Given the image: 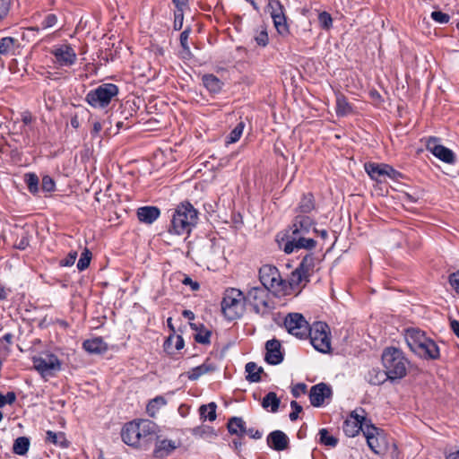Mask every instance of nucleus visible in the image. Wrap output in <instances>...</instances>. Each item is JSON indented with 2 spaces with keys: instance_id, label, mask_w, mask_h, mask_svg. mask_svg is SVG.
Segmentation results:
<instances>
[{
  "instance_id": "1",
  "label": "nucleus",
  "mask_w": 459,
  "mask_h": 459,
  "mask_svg": "<svg viewBox=\"0 0 459 459\" xmlns=\"http://www.w3.org/2000/svg\"><path fill=\"white\" fill-rule=\"evenodd\" d=\"M154 427V424L149 420L127 422L121 430L122 440L129 446L147 449L157 437Z\"/></svg>"
},
{
  "instance_id": "2",
  "label": "nucleus",
  "mask_w": 459,
  "mask_h": 459,
  "mask_svg": "<svg viewBox=\"0 0 459 459\" xmlns=\"http://www.w3.org/2000/svg\"><path fill=\"white\" fill-rule=\"evenodd\" d=\"M198 211L188 202H181L172 212L168 232L172 235H189L198 222Z\"/></svg>"
},
{
  "instance_id": "3",
  "label": "nucleus",
  "mask_w": 459,
  "mask_h": 459,
  "mask_svg": "<svg viewBox=\"0 0 459 459\" xmlns=\"http://www.w3.org/2000/svg\"><path fill=\"white\" fill-rule=\"evenodd\" d=\"M382 363L391 382L400 380L407 375L408 360L403 352L395 347H387L382 353Z\"/></svg>"
},
{
  "instance_id": "4",
  "label": "nucleus",
  "mask_w": 459,
  "mask_h": 459,
  "mask_svg": "<svg viewBox=\"0 0 459 459\" xmlns=\"http://www.w3.org/2000/svg\"><path fill=\"white\" fill-rule=\"evenodd\" d=\"M245 295L241 290L229 288L223 293L221 312L230 321L240 318L245 312Z\"/></svg>"
},
{
  "instance_id": "5",
  "label": "nucleus",
  "mask_w": 459,
  "mask_h": 459,
  "mask_svg": "<svg viewBox=\"0 0 459 459\" xmlns=\"http://www.w3.org/2000/svg\"><path fill=\"white\" fill-rule=\"evenodd\" d=\"M118 93L117 85L110 82L102 83L86 94L85 101L92 108H105Z\"/></svg>"
},
{
  "instance_id": "6",
  "label": "nucleus",
  "mask_w": 459,
  "mask_h": 459,
  "mask_svg": "<svg viewBox=\"0 0 459 459\" xmlns=\"http://www.w3.org/2000/svg\"><path fill=\"white\" fill-rule=\"evenodd\" d=\"M330 329L326 323L317 321L310 325L307 336L311 345L321 353H330L332 351Z\"/></svg>"
},
{
  "instance_id": "7",
  "label": "nucleus",
  "mask_w": 459,
  "mask_h": 459,
  "mask_svg": "<svg viewBox=\"0 0 459 459\" xmlns=\"http://www.w3.org/2000/svg\"><path fill=\"white\" fill-rule=\"evenodd\" d=\"M259 280L262 283V287L270 290L272 292L275 294L284 292L286 282L281 279L276 266L264 264L259 269Z\"/></svg>"
},
{
  "instance_id": "8",
  "label": "nucleus",
  "mask_w": 459,
  "mask_h": 459,
  "mask_svg": "<svg viewBox=\"0 0 459 459\" xmlns=\"http://www.w3.org/2000/svg\"><path fill=\"white\" fill-rule=\"evenodd\" d=\"M269 291L271 290L264 287L256 286L248 290L245 296L246 301L253 307L256 314L264 316L271 311L272 307L269 303Z\"/></svg>"
},
{
  "instance_id": "9",
  "label": "nucleus",
  "mask_w": 459,
  "mask_h": 459,
  "mask_svg": "<svg viewBox=\"0 0 459 459\" xmlns=\"http://www.w3.org/2000/svg\"><path fill=\"white\" fill-rule=\"evenodd\" d=\"M366 411L363 408L359 407L351 412L349 417L344 420L342 425V430L344 434L349 437H354L359 431L365 430V427L368 425L367 423Z\"/></svg>"
},
{
  "instance_id": "10",
  "label": "nucleus",
  "mask_w": 459,
  "mask_h": 459,
  "mask_svg": "<svg viewBox=\"0 0 459 459\" xmlns=\"http://www.w3.org/2000/svg\"><path fill=\"white\" fill-rule=\"evenodd\" d=\"M284 326L289 333L299 339L307 337V332L310 327L300 313H289L284 319Z\"/></svg>"
},
{
  "instance_id": "11",
  "label": "nucleus",
  "mask_w": 459,
  "mask_h": 459,
  "mask_svg": "<svg viewBox=\"0 0 459 459\" xmlns=\"http://www.w3.org/2000/svg\"><path fill=\"white\" fill-rule=\"evenodd\" d=\"M268 8L277 32L281 36L289 35L290 30L284 13V7L280 0H269Z\"/></svg>"
},
{
  "instance_id": "12",
  "label": "nucleus",
  "mask_w": 459,
  "mask_h": 459,
  "mask_svg": "<svg viewBox=\"0 0 459 459\" xmlns=\"http://www.w3.org/2000/svg\"><path fill=\"white\" fill-rule=\"evenodd\" d=\"M306 236L286 235V239L282 238V241H285L282 247L284 253L291 254L299 249L313 250L316 247V241Z\"/></svg>"
},
{
  "instance_id": "13",
  "label": "nucleus",
  "mask_w": 459,
  "mask_h": 459,
  "mask_svg": "<svg viewBox=\"0 0 459 459\" xmlns=\"http://www.w3.org/2000/svg\"><path fill=\"white\" fill-rule=\"evenodd\" d=\"M426 149L430 152L435 157L443 162L453 164L455 161V155L452 150L439 143V138L430 136L426 139Z\"/></svg>"
},
{
  "instance_id": "14",
  "label": "nucleus",
  "mask_w": 459,
  "mask_h": 459,
  "mask_svg": "<svg viewBox=\"0 0 459 459\" xmlns=\"http://www.w3.org/2000/svg\"><path fill=\"white\" fill-rule=\"evenodd\" d=\"M316 223V221L308 215L296 214L286 235H307Z\"/></svg>"
},
{
  "instance_id": "15",
  "label": "nucleus",
  "mask_w": 459,
  "mask_h": 459,
  "mask_svg": "<svg viewBox=\"0 0 459 459\" xmlns=\"http://www.w3.org/2000/svg\"><path fill=\"white\" fill-rule=\"evenodd\" d=\"M50 54L55 56L59 66H72L77 60V55L70 44L55 47L51 49Z\"/></svg>"
},
{
  "instance_id": "16",
  "label": "nucleus",
  "mask_w": 459,
  "mask_h": 459,
  "mask_svg": "<svg viewBox=\"0 0 459 459\" xmlns=\"http://www.w3.org/2000/svg\"><path fill=\"white\" fill-rule=\"evenodd\" d=\"M411 351L425 359H437L440 356L437 344L429 337L426 338V341L417 345Z\"/></svg>"
},
{
  "instance_id": "17",
  "label": "nucleus",
  "mask_w": 459,
  "mask_h": 459,
  "mask_svg": "<svg viewBox=\"0 0 459 459\" xmlns=\"http://www.w3.org/2000/svg\"><path fill=\"white\" fill-rule=\"evenodd\" d=\"M35 368L41 374H50L51 371L61 369V361L55 354H48L46 358H39L34 360Z\"/></svg>"
},
{
  "instance_id": "18",
  "label": "nucleus",
  "mask_w": 459,
  "mask_h": 459,
  "mask_svg": "<svg viewBox=\"0 0 459 459\" xmlns=\"http://www.w3.org/2000/svg\"><path fill=\"white\" fill-rule=\"evenodd\" d=\"M368 422H370V420H368ZM377 431L378 429L369 423V425L366 426L365 430H363V434L366 437L367 444L371 451L376 455H382L385 450V448L381 445L384 438L376 435Z\"/></svg>"
},
{
  "instance_id": "19",
  "label": "nucleus",
  "mask_w": 459,
  "mask_h": 459,
  "mask_svg": "<svg viewBox=\"0 0 459 459\" xmlns=\"http://www.w3.org/2000/svg\"><path fill=\"white\" fill-rule=\"evenodd\" d=\"M332 395L331 387L325 384L319 383L313 385L309 391L310 403L314 407H320L324 404L325 399Z\"/></svg>"
},
{
  "instance_id": "20",
  "label": "nucleus",
  "mask_w": 459,
  "mask_h": 459,
  "mask_svg": "<svg viewBox=\"0 0 459 459\" xmlns=\"http://www.w3.org/2000/svg\"><path fill=\"white\" fill-rule=\"evenodd\" d=\"M265 361L270 365H278L283 361L284 356L281 352L280 341L272 339L265 343Z\"/></svg>"
},
{
  "instance_id": "21",
  "label": "nucleus",
  "mask_w": 459,
  "mask_h": 459,
  "mask_svg": "<svg viewBox=\"0 0 459 459\" xmlns=\"http://www.w3.org/2000/svg\"><path fill=\"white\" fill-rule=\"evenodd\" d=\"M267 446L274 451H284L290 447V438L281 430H273L266 437Z\"/></svg>"
},
{
  "instance_id": "22",
  "label": "nucleus",
  "mask_w": 459,
  "mask_h": 459,
  "mask_svg": "<svg viewBox=\"0 0 459 459\" xmlns=\"http://www.w3.org/2000/svg\"><path fill=\"white\" fill-rule=\"evenodd\" d=\"M153 441H155V447L152 452V455L156 459H164L168 457L177 448L175 442L172 440H158L157 437Z\"/></svg>"
},
{
  "instance_id": "23",
  "label": "nucleus",
  "mask_w": 459,
  "mask_h": 459,
  "mask_svg": "<svg viewBox=\"0 0 459 459\" xmlns=\"http://www.w3.org/2000/svg\"><path fill=\"white\" fill-rule=\"evenodd\" d=\"M404 338L410 350L412 351L417 345L420 344L421 342L426 341L427 336L424 331L419 328L410 327L405 329Z\"/></svg>"
},
{
  "instance_id": "24",
  "label": "nucleus",
  "mask_w": 459,
  "mask_h": 459,
  "mask_svg": "<svg viewBox=\"0 0 459 459\" xmlns=\"http://www.w3.org/2000/svg\"><path fill=\"white\" fill-rule=\"evenodd\" d=\"M316 209V199L312 193L307 192L301 195L300 200L295 208L297 214L307 215Z\"/></svg>"
},
{
  "instance_id": "25",
  "label": "nucleus",
  "mask_w": 459,
  "mask_h": 459,
  "mask_svg": "<svg viewBox=\"0 0 459 459\" xmlns=\"http://www.w3.org/2000/svg\"><path fill=\"white\" fill-rule=\"evenodd\" d=\"M137 218L146 224L153 223L160 215V210L156 206H143L137 209Z\"/></svg>"
},
{
  "instance_id": "26",
  "label": "nucleus",
  "mask_w": 459,
  "mask_h": 459,
  "mask_svg": "<svg viewBox=\"0 0 459 459\" xmlns=\"http://www.w3.org/2000/svg\"><path fill=\"white\" fill-rule=\"evenodd\" d=\"M82 348L90 354H103L108 349L101 337L85 340L82 342Z\"/></svg>"
},
{
  "instance_id": "27",
  "label": "nucleus",
  "mask_w": 459,
  "mask_h": 459,
  "mask_svg": "<svg viewBox=\"0 0 459 459\" xmlns=\"http://www.w3.org/2000/svg\"><path fill=\"white\" fill-rule=\"evenodd\" d=\"M216 366L207 359L203 364L191 368L186 372L187 378L191 381L197 380L200 377L205 374L214 372Z\"/></svg>"
},
{
  "instance_id": "28",
  "label": "nucleus",
  "mask_w": 459,
  "mask_h": 459,
  "mask_svg": "<svg viewBox=\"0 0 459 459\" xmlns=\"http://www.w3.org/2000/svg\"><path fill=\"white\" fill-rule=\"evenodd\" d=\"M202 82L211 94H218L224 85L223 82L212 74H205L202 76Z\"/></svg>"
},
{
  "instance_id": "29",
  "label": "nucleus",
  "mask_w": 459,
  "mask_h": 459,
  "mask_svg": "<svg viewBox=\"0 0 459 459\" xmlns=\"http://www.w3.org/2000/svg\"><path fill=\"white\" fill-rule=\"evenodd\" d=\"M316 260L314 253H307L302 257L297 269L310 280L315 272Z\"/></svg>"
},
{
  "instance_id": "30",
  "label": "nucleus",
  "mask_w": 459,
  "mask_h": 459,
  "mask_svg": "<svg viewBox=\"0 0 459 459\" xmlns=\"http://www.w3.org/2000/svg\"><path fill=\"white\" fill-rule=\"evenodd\" d=\"M189 325L196 332L194 338L197 343L204 345L211 343L212 331L208 330L204 324L189 323Z\"/></svg>"
},
{
  "instance_id": "31",
  "label": "nucleus",
  "mask_w": 459,
  "mask_h": 459,
  "mask_svg": "<svg viewBox=\"0 0 459 459\" xmlns=\"http://www.w3.org/2000/svg\"><path fill=\"white\" fill-rule=\"evenodd\" d=\"M230 434L243 437L246 434V422L241 417H231L227 423Z\"/></svg>"
},
{
  "instance_id": "32",
  "label": "nucleus",
  "mask_w": 459,
  "mask_h": 459,
  "mask_svg": "<svg viewBox=\"0 0 459 459\" xmlns=\"http://www.w3.org/2000/svg\"><path fill=\"white\" fill-rule=\"evenodd\" d=\"M366 380L373 385H379L389 380L385 370H381L378 368H372L366 375Z\"/></svg>"
},
{
  "instance_id": "33",
  "label": "nucleus",
  "mask_w": 459,
  "mask_h": 459,
  "mask_svg": "<svg viewBox=\"0 0 459 459\" xmlns=\"http://www.w3.org/2000/svg\"><path fill=\"white\" fill-rule=\"evenodd\" d=\"M46 442L51 443L62 448H67L71 444L64 432H54L52 430H48L46 432Z\"/></svg>"
},
{
  "instance_id": "34",
  "label": "nucleus",
  "mask_w": 459,
  "mask_h": 459,
  "mask_svg": "<svg viewBox=\"0 0 459 459\" xmlns=\"http://www.w3.org/2000/svg\"><path fill=\"white\" fill-rule=\"evenodd\" d=\"M185 342L181 335L170 334L164 342V351L169 354H173L175 351L184 348Z\"/></svg>"
},
{
  "instance_id": "35",
  "label": "nucleus",
  "mask_w": 459,
  "mask_h": 459,
  "mask_svg": "<svg viewBox=\"0 0 459 459\" xmlns=\"http://www.w3.org/2000/svg\"><path fill=\"white\" fill-rule=\"evenodd\" d=\"M335 113L337 117H346L353 113V108L347 98L340 93L336 96Z\"/></svg>"
},
{
  "instance_id": "36",
  "label": "nucleus",
  "mask_w": 459,
  "mask_h": 459,
  "mask_svg": "<svg viewBox=\"0 0 459 459\" xmlns=\"http://www.w3.org/2000/svg\"><path fill=\"white\" fill-rule=\"evenodd\" d=\"M280 404L281 400L274 392H269L261 402L262 407L273 413L278 411Z\"/></svg>"
},
{
  "instance_id": "37",
  "label": "nucleus",
  "mask_w": 459,
  "mask_h": 459,
  "mask_svg": "<svg viewBox=\"0 0 459 459\" xmlns=\"http://www.w3.org/2000/svg\"><path fill=\"white\" fill-rule=\"evenodd\" d=\"M384 165V163L377 164L368 162L365 164V170L373 180L381 182L385 177V173H386Z\"/></svg>"
},
{
  "instance_id": "38",
  "label": "nucleus",
  "mask_w": 459,
  "mask_h": 459,
  "mask_svg": "<svg viewBox=\"0 0 459 459\" xmlns=\"http://www.w3.org/2000/svg\"><path fill=\"white\" fill-rule=\"evenodd\" d=\"M217 404L211 402L208 404H203L199 407L200 419L202 420L214 421L217 418L216 415Z\"/></svg>"
},
{
  "instance_id": "39",
  "label": "nucleus",
  "mask_w": 459,
  "mask_h": 459,
  "mask_svg": "<svg viewBox=\"0 0 459 459\" xmlns=\"http://www.w3.org/2000/svg\"><path fill=\"white\" fill-rule=\"evenodd\" d=\"M245 369L247 373L246 377L247 381L251 383H257L261 381V373L263 372V368L261 367H257L255 362H248L246 364Z\"/></svg>"
},
{
  "instance_id": "40",
  "label": "nucleus",
  "mask_w": 459,
  "mask_h": 459,
  "mask_svg": "<svg viewBox=\"0 0 459 459\" xmlns=\"http://www.w3.org/2000/svg\"><path fill=\"white\" fill-rule=\"evenodd\" d=\"M30 448V439L27 437H19L14 440L13 452L18 455H24Z\"/></svg>"
},
{
  "instance_id": "41",
  "label": "nucleus",
  "mask_w": 459,
  "mask_h": 459,
  "mask_svg": "<svg viewBox=\"0 0 459 459\" xmlns=\"http://www.w3.org/2000/svg\"><path fill=\"white\" fill-rule=\"evenodd\" d=\"M310 280L306 277L303 273H301L297 268L290 273L289 279V284L291 289H296L300 286L301 283L304 282L306 285L309 282Z\"/></svg>"
},
{
  "instance_id": "42",
  "label": "nucleus",
  "mask_w": 459,
  "mask_h": 459,
  "mask_svg": "<svg viewBox=\"0 0 459 459\" xmlns=\"http://www.w3.org/2000/svg\"><path fill=\"white\" fill-rule=\"evenodd\" d=\"M245 126V122L240 120L226 137V143L230 144L238 142L243 134Z\"/></svg>"
},
{
  "instance_id": "43",
  "label": "nucleus",
  "mask_w": 459,
  "mask_h": 459,
  "mask_svg": "<svg viewBox=\"0 0 459 459\" xmlns=\"http://www.w3.org/2000/svg\"><path fill=\"white\" fill-rule=\"evenodd\" d=\"M319 443L325 446L335 447L338 444V438L330 435L326 429H321L318 432Z\"/></svg>"
},
{
  "instance_id": "44",
  "label": "nucleus",
  "mask_w": 459,
  "mask_h": 459,
  "mask_svg": "<svg viewBox=\"0 0 459 459\" xmlns=\"http://www.w3.org/2000/svg\"><path fill=\"white\" fill-rule=\"evenodd\" d=\"M24 181L30 193L35 195L39 192V179L35 173H26L24 175Z\"/></svg>"
},
{
  "instance_id": "45",
  "label": "nucleus",
  "mask_w": 459,
  "mask_h": 459,
  "mask_svg": "<svg viewBox=\"0 0 459 459\" xmlns=\"http://www.w3.org/2000/svg\"><path fill=\"white\" fill-rule=\"evenodd\" d=\"M192 434L195 437H207L216 436L213 428L206 425L195 427L192 429Z\"/></svg>"
},
{
  "instance_id": "46",
  "label": "nucleus",
  "mask_w": 459,
  "mask_h": 459,
  "mask_svg": "<svg viewBox=\"0 0 459 459\" xmlns=\"http://www.w3.org/2000/svg\"><path fill=\"white\" fill-rule=\"evenodd\" d=\"M30 235L27 230H22V234L17 237L14 242V247L20 250L26 249L30 245Z\"/></svg>"
},
{
  "instance_id": "47",
  "label": "nucleus",
  "mask_w": 459,
  "mask_h": 459,
  "mask_svg": "<svg viewBox=\"0 0 459 459\" xmlns=\"http://www.w3.org/2000/svg\"><path fill=\"white\" fill-rule=\"evenodd\" d=\"M91 259V253L88 248H85L84 251L81 254L80 259L77 262V269L79 271H84L90 265Z\"/></svg>"
},
{
  "instance_id": "48",
  "label": "nucleus",
  "mask_w": 459,
  "mask_h": 459,
  "mask_svg": "<svg viewBox=\"0 0 459 459\" xmlns=\"http://www.w3.org/2000/svg\"><path fill=\"white\" fill-rule=\"evenodd\" d=\"M318 22L322 29L329 30L333 26V18L331 14L325 11L318 14Z\"/></svg>"
},
{
  "instance_id": "49",
  "label": "nucleus",
  "mask_w": 459,
  "mask_h": 459,
  "mask_svg": "<svg viewBox=\"0 0 459 459\" xmlns=\"http://www.w3.org/2000/svg\"><path fill=\"white\" fill-rule=\"evenodd\" d=\"M184 10L185 9H176L174 11L173 28H174L175 30H180L182 29V27H183Z\"/></svg>"
},
{
  "instance_id": "50",
  "label": "nucleus",
  "mask_w": 459,
  "mask_h": 459,
  "mask_svg": "<svg viewBox=\"0 0 459 459\" xmlns=\"http://www.w3.org/2000/svg\"><path fill=\"white\" fill-rule=\"evenodd\" d=\"M57 23V16L54 13H48L40 22L41 29L46 30L54 27Z\"/></svg>"
},
{
  "instance_id": "51",
  "label": "nucleus",
  "mask_w": 459,
  "mask_h": 459,
  "mask_svg": "<svg viewBox=\"0 0 459 459\" xmlns=\"http://www.w3.org/2000/svg\"><path fill=\"white\" fill-rule=\"evenodd\" d=\"M41 188L43 191L48 192V193L55 191L56 183H55L54 179L48 175L44 176L42 178Z\"/></svg>"
},
{
  "instance_id": "52",
  "label": "nucleus",
  "mask_w": 459,
  "mask_h": 459,
  "mask_svg": "<svg viewBox=\"0 0 459 459\" xmlns=\"http://www.w3.org/2000/svg\"><path fill=\"white\" fill-rule=\"evenodd\" d=\"M430 16L433 21L440 24L448 23L450 21V16L441 11H434L431 13Z\"/></svg>"
},
{
  "instance_id": "53",
  "label": "nucleus",
  "mask_w": 459,
  "mask_h": 459,
  "mask_svg": "<svg viewBox=\"0 0 459 459\" xmlns=\"http://www.w3.org/2000/svg\"><path fill=\"white\" fill-rule=\"evenodd\" d=\"M12 0H0V22L9 14Z\"/></svg>"
},
{
  "instance_id": "54",
  "label": "nucleus",
  "mask_w": 459,
  "mask_h": 459,
  "mask_svg": "<svg viewBox=\"0 0 459 459\" xmlns=\"http://www.w3.org/2000/svg\"><path fill=\"white\" fill-rule=\"evenodd\" d=\"M16 401V394L14 392H8L6 394L0 393V408L5 404H13Z\"/></svg>"
},
{
  "instance_id": "55",
  "label": "nucleus",
  "mask_w": 459,
  "mask_h": 459,
  "mask_svg": "<svg viewBox=\"0 0 459 459\" xmlns=\"http://www.w3.org/2000/svg\"><path fill=\"white\" fill-rule=\"evenodd\" d=\"M292 411L290 413L289 418L291 421H295L299 418V414L302 411L303 408L296 401L290 402Z\"/></svg>"
},
{
  "instance_id": "56",
  "label": "nucleus",
  "mask_w": 459,
  "mask_h": 459,
  "mask_svg": "<svg viewBox=\"0 0 459 459\" xmlns=\"http://www.w3.org/2000/svg\"><path fill=\"white\" fill-rule=\"evenodd\" d=\"M384 169H385V170L386 171V173H385V177L387 176L388 178L394 180H398L400 178L403 177L401 172L397 171L388 164L384 165Z\"/></svg>"
},
{
  "instance_id": "57",
  "label": "nucleus",
  "mask_w": 459,
  "mask_h": 459,
  "mask_svg": "<svg viewBox=\"0 0 459 459\" xmlns=\"http://www.w3.org/2000/svg\"><path fill=\"white\" fill-rule=\"evenodd\" d=\"M255 40L257 43V45L261 47L267 46L269 41L267 31L265 30H263L260 32H258L257 35L255 37Z\"/></svg>"
},
{
  "instance_id": "58",
  "label": "nucleus",
  "mask_w": 459,
  "mask_h": 459,
  "mask_svg": "<svg viewBox=\"0 0 459 459\" xmlns=\"http://www.w3.org/2000/svg\"><path fill=\"white\" fill-rule=\"evenodd\" d=\"M77 258V252L72 251L70 252L65 258L60 261L61 266H71L75 263Z\"/></svg>"
},
{
  "instance_id": "59",
  "label": "nucleus",
  "mask_w": 459,
  "mask_h": 459,
  "mask_svg": "<svg viewBox=\"0 0 459 459\" xmlns=\"http://www.w3.org/2000/svg\"><path fill=\"white\" fill-rule=\"evenodd\" d=\"M190 32H191V29L188 27L181 32L180 37H179L180 45H181L182 48L185 50H189V47L187 45V40H188Z\"/></svg>"
},
{
  "instance_id": "60",
  "label": "nucleus",
  "mask_w": 459,
  "mask_h": 459,
  "mask_svg": "<svg viewBox=\"0 0 459 459\" xmlns=\"http://www.w3.org/2000/svg\"><path fill=\"white\" fill-rule=\"evenodd\" d=\"M182 284L190 286L193 291H196L200 289V284L196 281H193L191 277L188 275H185L184 279L181 281Z\"/></svg>"
},
{
  "instance_id": "61",
  "label": "nucleus",
  "mask_w": 459,
  "mask_h": 459,
  "mask_svg": "<svg viewBox=\"0 0 459 459\" xmlns=\"http://www.w3.org/2000/svg\"><path fill=\"white\" fill-rule=\"evenodd\" d=\"M307 392V385L304 383H299L294 385L291 389V394L298 398L301 394H305Z\"/></svg>"
},
{
  "instance_id": "62",
  "label": "nucleus",
  "mask_w": 459,
  "mask_h": 459,
  "mask_svg": "<svg viewBox=\"0 0 459 459\" xmlns=\"http://www.w3.org/2000/svg\"><path fill=\"white\" fill-rule=\"evenodd\" d=\"M449 283L452 288L459 294V271L449 275Z\"/></svg>"
},
{
  "instance_id": "63",
  "label": "nucleus",
  "mask_w": 459,
  "mask_h": 459,
  "mask_svg": "<svg viewBox=\"0 0 459 459\" xmlns=\"http://www.w3.org/2000/svg\"><path fill=\"white\" fill-rule=\"evenodd\" d=\"M246 434L254 439H260L263 436V433L260 430L254 428L247 429Z\"/></svg>"
},
{
  "instance_id": "64",
  "label": "nucleus",
  "mask_w": 459,
  "mask_h": 459,
  "mask_svg": "<svg viewBox=\"0 0 459 459\" xmlns=\"http://www.w3.org/2000/svg\"><path fill=\"white\" fill-rule=\"evenodd\" d=\"M34 118L29 110H25L22 113V121L24 125H30L33 122Z\"/></svg>"
}]
</instances>
